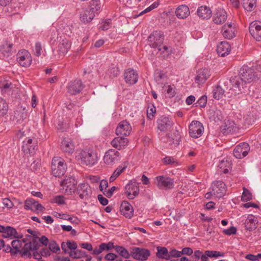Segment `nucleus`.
Returning a JSON list of instances; mask_svg holds the SVG:
<instances>
[{"mask_svg": "<svg viewBox=\"0 0 261 261\" xmlns=\"http://www.w3.org/2000/svg\"><path fill=\"white\" fill-rule=\"evenodd\" d=\"M27 117L28 112L25 109L20 107L14 111V115L11 119L13 121H16L17 122H20L26 119Z\"/></svg>", "mask_w": 261, "mask_h": 261, "instance_id": "cd10ccee", "label": "nucleus"}, {"mask_svg": "<svg viewBox=\"0 0 261 261\" xmlns=\"http://www.w3.org/2000/svg\"><path fill=\"white\" fill-rule=\"evenodd\" d=\"M180 252L181 255H191L193 254V251L191 248L185 247L182 249V251H180Z\"/></svg>", "mask_w": 261, "mask_h": 261, "instance_id": "69168bd1", "label": "nucleus"}, {"mask_svg": "<svg viewBox=\"0 0 261 261\" xmlns=\"http://www.w3.org/2000/svg\"><path fill=\"white\" fill-rule=\"evenodd\" d=\"M249 32L256 41H261V22L253 21L251 22L249 26Z\"/></svg>", "mask_w": 261, "mask_h": 261, "instance_id": "a211bd4d", "label": "nucleus"}, {"mask_svg": "<svg viewBox=\"0 0 261 261\" xmlns=\"http://www.w3.org/2000/svg\"><path fill=\"white\" fill-rule=\"evenodd\" d=\"M210 71L206 68H202L198 70L195 77V82L199 85L204 84L210 77Z\"/></svg>", "mask_w": 261, "mask_h": 261, "instance_id": "4be33fe9", "label": "nucleus"}, {"mask_svg": "<svg viewBox=\"0 0 261 261\" xmlns=\"http://www.w3.org/2000/svg\"><path fill=\"white\" fill-rule=\"evenodd\" d=\"M120 73L119 68L116 65L112 64L108 70V74L111 77H117Z\"/></svg>", "mask_w": 261, "mask_h": 261, "instance_id": "a18cd8bd", "label": "nucleus"}, {"mask_svg": "<svg viewBox=\"0 0 261 261\" xmlns=\"http://www.w3.org/2000/svg\"><path fill=\"white\" fill-rule=\"evenodd\" d=\"M243 8L248 11H252L256 6V0H243Z\"/></svg>", "mask_w": 261, "mask_h": 261, "instance_id": "79ce46f5", "label": "nucleus"}, {"mask_svg": "<svg viewBox=\"0 0 261 261\" xmlns=\"http://www.w3.org/2000/svg\"><path fill=\"white\" fill-rule=\"evenodd\" d=\"M224 253L213 250H206L203 253L199 250H195L192 257L195 260L198 261L201 259V261H208V257L217 258L220 257H223Z\"/></svg>", "mask_w": 261, "mask_h": 261, "instance_id": "39448f33", "label": "nucleus"}, {"mask_svg": "<svg viewBox=\"0 0 261 261\" xmlns=\"http://www.w3.org/2000/svg\"><path fill=\"white\" fill-rule=\"evenodd\" d=\"M81 163L86 165H93L97 161L96 153L92 150H82L77 156Z\"/></svg>", "mask_w": 261, "mask_h": 261, "instance_id": "423d86ee", "label": "nucleus"}, {"mask_svg": "<svg viewBox=\"0 0 261 261\" xmlns=\"http://www.w3.org/2000/svg\"><path fill=\"white\" fill-rule=\"evenodd\" d=\"M84 86L82 82L80 80H76L71 82L68 87V91L71 94L75 95L79 93L83 89Z\"/></svg>", "mask_w": 261, "mask_h": 261, "instance_id": "b1692460", "label": "nucleus"}, {"mask_svg": "<svg viewBox=\"0 0 261 261\" xmlns=\"http://www.w3.org/2000/svg\"><path fill=\"white\" fill-rule=\"evenodd\" d=\"M12 43H4L1 47V52L5 57H9L12 54Z\"/></svg>", "mask_w": 261, "mask_h": 261, "instance_id": "c9c22d12", "label": "nucleus"}, {"mask_svg": "<svg viewBox=\"0 0 261 261\" xmlns=\"http://www.w3.org/2000/svg\"><path fill=\"white\" fill-rule=\"evenodd\" d=\"M257 79L253 68L245 65L243 66L239 70V75L232 77L230 80L231 84V87L228 93L231 94L230 96L242 93L247 83H250Z\"/></svg>", "mask_w": 261, "mask_h": 261, "instance_id": "f257e3e1", "label": "nucleus"}, {"mask_svg": "<svg viewBox=\"0 0 261 261\" xmlns=\"http://www.w3.org/2000/svg\"><path fill=\"white\" fill-rule=\"evenodd\" d=\"M213 93L214 98L219 100L224 95V90L220 86H217L214 88Z\"/></svg>", "mask_w": 261, "mask_h": 261, "instance_id": "49530a36", "label": "nucleus"}, {"mask_svg": "<svg viewBox=\"0 0 261 261\" xmlns=\"http://www.w3.org/2000/svg\"><path fill=\"white\" fill-rule=\"evenodd\" d=\"M11 245L13 248V252L14 253H17L21 252L20 249L22 247V243L19 240H14L11 242ZM21 253V252H20Z\"/></svg>", "mask_w": 261, "mask_h": 261, "instance_id": "09e8293b", "label": "nucleus"}, {"mask_svg": "<svg viewBox=\"0 0 261 261\" xmlns=\"http://www.w3.org/2000/svg\"><path fill=\"white\" fill-rule=\"evenodd\" d=\"M71 46L70 42L67 39H64L58 45V51L60 54L64 55L66 54Z\"/></svg>", "mask_w": 261, "mask_h": 261, "instance_id": "f704fd0d", "label": "nucleus"}, {"mask_svg": "<svg viewBox=\"0 0 261 261\" xmlns=\"http://www.w3.org/2000/svg\"><path fill=\"white\" fill-rule=\"evenodd\" d=\"M150 255V251L144 248L133 247L131 248V256L138 260H146Z\"/></svg>", "mask_w": 261, "mask_h": 261, "instance_id": "6e6552de", "label": "nucleus"}, {"mask_svg": "<svg viewBox=\"0 0 261 261\" xmlns=\"http://www.w3.org/2000/svg\"><path fill=\"white\" fill-rule=\"evenodd\" d=\"M245 258L251 261H255L259 258H261V253H258L256 255L249 254L246 255Z\"/></svg>", "mask_w": 261, "mask_h": 261, "instance_id": "e2e57ef3", "label": "nucleus"}, {"mask_svg": "<svg viewBox=\"0 0 261 261\" xmlns=\"http://www.w3.org/2000/svg\"><path fill=\"white\" fill-rule=\"evenodd\" d=\"M249 150V144L246 142H243L236 147L233 150V154L237 159H242L248 154Z\"/></svg>", "mask_w": 261, "mask_h": 261, "instance_id": "4468645a", "label": "nucleus"}, {"mask_svg": "<svg viewBox=\"0 0 261 261\" xmlns=\"http://www.w3.org/2000/svg\"><path fill=\"white\" fill-rule=\"evenodd\" d=\"M100 248L103 251L107 250L109 251L112 248H114L115 246L114 245V243L112 242H109L108 243H103L100 245Z\"/></svg>", "mask_w": 261, "mask_h": 261, "instance_id": "603ef678", "label": "nucleus"}, {"mask_svg": "<svg viewBox=\"0 0 261 261\" xmlns=\"http://www.w3.org/2000/svg\"><path fill=\"white\" fill-rule=\"evenodd\" d=\"M36 145L33 143V140L31 138L23 142L22 150L25 154H33L35 152Z\"/></svg>", "mask_w": 261, "mask_h": 261, "instance_id": "2f4dec72", "label": "nucleus"}, {"mask_svg": "<svg viewBox=\"0 0 261 261\" xmlns=\"http://www.w3.org/2000/svg\"><path fill=\"white\" fill-rule=\"evenodd\" d=\"M42 46L40 42L35 43L34 52L36 56L39 57L41 55Z\"/></svg>", "mask_w": 261, "mask_h": 261, "instance_id": "052dcab7", "label": "nucleus"}, {"mask_svg": "<svg viewBox=\"0 0 261 261\" xmlns=\"http://www.w3.org/2000/svg\"><path fill=\"white\" fill-rule=\"evenodd\" d=\"M8 104L5 100L0 98V116L6 115L8 111Z\"/></svg>", "mask_w": 261, "mask_h": 261, "instance_id": "c03bdc74", "label": "nucleus"}, {"mask_svg": "<svg viewBox=\"0 0 261 261\" xmlns=\"http://www.w3.org/2000/svg\"><path fill=\"white\" fill-rule=\"evenodd\" d=\"M156 256L159 258L169 259V252L167 248L159 246L157 247Z\"/></svg>", "mask_w": 261, "mask_h": 261, "instance_id": "4c0bfd02", "label": "nucleus"}, {"mask_svg": "<svg viewBox=\"0 0 261 261\" xmlns=\"http://www.w3.org/2000/svg\"><path fill=\"white\" fill-rule=\"evenodd\" d=\"M120 159V153L115 149H111L106 152L103 161L107 165L113 166L118 163Z\"/></svg>", "mask_w": 261, "mask_h": 261, "instance_id": "1a4fd4ad", "label": "nucleus"}, {"mask_svg": "<svg viewBox=\"0 0 261 261\" xmlns=\"http://www.w3.org/2000/svg\"><path fill=\"white\" fill-rule=\"evenodd\" d=\"M156 112V108L152 106L150 108H148L147 111V116L148 119H152L154 117V114Z\"/></svg>", "mask_w": 261, "mask_h": 261, "instance_id": "6e6d98bb", "label": "nucleus"}, {"mask_svg": "<svg viewBox=\"0 0 261 261\" xmlns=\"http://www.w3.org/2000/svg\"><path fill=\"white\" fill-rule=\"evenodd\" d=\"M128 143V139L123 136L115 137L111 142V145L115 148L120 150L127 146Z\"/></svg>", "mask_w": 261, "mask_h": 261, "instance_id": "bb28decb", "label": "nucleus"}, {"mask_svg": "<svg viewBox=\"0 0 261 261\" xmlns=\"http://www.w3.org/2000/svg\"><path fill=\"white\" fill-rule=\"evenodd\" d=\"M115 250L122 257L125 258H128L130 256H131V252L129 253V251L123 246H115Z\"/></svg>", "mask_w": 261, "mask_h": 261, "instance_id": "37998d69", "label": "nucleus"}, {"mask_svg": "<svg viewBox=\"0 0 261 261\" xmlns=\"http://www.w3.org/2000/svg\"><path fill=\"white\" fill-rule=\"evenodd\" d=\"M126 167L125 166L120 165L114 171L112 175L110 176L109 181L113 182L115 179L124 171Z\"/></svg>", "mask_w": 261, "mask_h": 261, "instance_id": "a19ab883", "label": "nucleus"}, {"mask_svg": "<svg viewBox=\"0 0 261 261\" xmlns=\"http://www.w3.org/2000/svg\"><path fill=\"white\" fill-rule=\"evenodd\" d=\"M17 60L21 66L29 67L32 63V56L28 50H22L17 53Z\"/></svg>", "mask_w": 261, "mask_h": 261, "instance_id": "ddd939ff", "label": "nucleus"}, {"mask_svg": "<svg viewBox=\"0 0 261 261\" xmlns=\"http://www.w3.org/2000/svg\"><path fill=\"white\" fill-rule=\"evenodd\" d=\"M158 5H159V4H157L156 3H154L150 6L144 10L141 11L139 14H135L133 16H140L141 15H143L144 13L148 12L151 11L152 10H153V9L156 8L158 6Z\"/></svg>", "mask_w": 261, "mask_h": 261, "instance_id": "864d4df0", "label": "nucleus"}, {"mask_svg": "<svg viewBox=\"0 0 261 261\" xmlns=\"http://www.w3.org/2000/svg\"><path fill=\"white\" fill-rule=\"evenodd\" d=\"M173 122L169 117L162 116L156 121L157 128L161 132L169 130L173 125Z\"/></svg>", "mask_w": 261, "mask_h": 261, "instance_id": "9b49d317", "label": "nucleus"}, {"mask_svg": "<svg viewBox=\"0 0 261 261\" xmlns=\"http://www.w3.org/2000/svg\"><path fill=\"white\" fill-rule=\"evenodd\" d=\"M61 148L63 151L69 154L72 153L75 149L73 140L69 138H64L61 142Z\"/></svg>", "mask_w": 261, "mask_h": 261, "instance_id": "393cba45", "label": "nucleus"}, {"mask_svg": "<svg viewBox=\"0 0 261 261\" xmlns=\"http://www.w3.org/2000/svg\"><path fill=\"white\" fill-rule=\"evenodd\" d=\"M54 201L59 204H63L65 203L64 198L62 196H56L54 199Z\"/></svg>", "mask_w": 261, "mask_h": 261, "instance_id": "338daca9", "label": "nucleus"}, {"mask_svg": "<svg viewBox=\"0 0 261 261\" xmlns=\"http://www.w3.org/2000/svg\"><path fill=\"white\" fill-rule=\"evenodd\" d=\"M67 170L65 161L59 156L53 158L51 162L52 174L55 177L63 176Z\"/></svg>", "mask_w": 261, "mask_h": 261, "instance_id": "20e7f679", "label": "nucleus"}, {"mask_svg": "<svg viewBox=\"0 0 261 261\" xmlns=\"http://www.w3.org/2000/svg\"><path fill=\"white\" fill-rule=\"evenodd\" d=\"M231 50L230 44L226 41H222L218 45L217 51L218 54L221 57L228 55Z\"/></svg>", "mask_w": 261, "mask_h": 261, "instance_id": "c85d7f7f", "label": "nucleus"}, {"mask_svg": "<svg viewBox=\"0 0 261 261\" xmlns=\"http://www.w3.org/2000/svg\"><path fill=\"white\" fill-rule=\"evenodd\" d=\"M49 250L54 253H58L60 251L59 246L55 242L53 241L49 244Z\"/></svg>", "mask_w": 261, "mask_h": 261, "instance_id": "5fc2aeb1", "label": "nucleus"}, {"mask_svg": "<svg viewBox=\"0 0 261 261\" xmlns=\"http://www.w3.org/2000/svg\"><path fill=\"white\" fill-rule=\"evenodd\" d=\"M222 131L224 134H230L237 132L238 130V126L233 121L227 120L224 125L221 127Z\"/></svg>", "mask_w": 261, "mask_h": 261, "instance_id": "7c9ffc66", "label": "nucleus"}, {"mask_svg": "<svg viewBox=\"0 0 261 261\" xmlns=\"http://www.w3.org/2000/svg\"><path fill=\"white\" fill-rule=\"evenodd\" d=\"M69 256L73 258H80L86 255V253L81 250L71 251L69 252Z\"/></svg>", "mask_w": 261, "mask_h": 261, "instance_id": "de8ad7c7", "label": "nucleus"}, {"mask_svg": "<svg viewBox=\"0 0 261 261\" xmlns=\"http://www.w3.org/2000/svg\"><path fill=\"white\" fill-rule=\"evenodd\" d=\"M190 136L193 138H198L201 136L204 132L203 124L198 121H192L189 126Z\"/></svg>", "mask_w": 261, "mask_h": 261, "instance_id": "9d476101", "label": "nucleus"}, {"mask_svg": "<svg viewBox=\"0 0 261 261\" xmlns=\"http://www.w3.org/2000/svg\"><path fill=\"white\" fill-rule=\"evenodd\" d=\"M211 189L213 191L214 196L218 198L222 197L226 192L225 184L220 180L214 181Z\"/></svg>", "mask_w": 261, "mask_h": 261, "instance_id": "f3484780", "label": "nucleus"}, {"mask_svg": "<svg viewBox=\"0 0 261 261\" xmlns=\"http://www.w3.org/2000/svg\"><path fill=\"white\" fill-rule=\"evenodd\" d=\"M39 232L36 231V233L32 236L27 235L29 238L30 242L28 243H25L21 249V256L23 257H28L31 258L32 254L30 251H34L38 250L40 247V244L38 243L39 238L38 236Z\"/></svg>", "mask_w": 261, "mask_h": 261, "instance_id": "7ed1b4c3", "label": "nucleus"}, {"mask_svg": "<svg viewBox=\"0 0 261 261\" xmlns=\"http://www.w3.org/2000/svg\"><path fill=\"white\" fill-rule=\"evenodd\" d=\"M0 232L3 233L4 238L19 239L22 237V235L18 233L14 228L9 226H5L0 225Z\"/></svg>", "mask_w": 261, "mask_h": 261, "instance_id": "dca6fc26", "label": "nucleus"}, {"mask_svg": "<svg viewBox=\"0 0 261 261\" xmlns=\"http://www.w3.org/2000/svg\"><path fill=\"white\" fill-rule=\"evenodd\" d=\"M24 208L25 210H30L34 212H42L45 208L33 198L27 199L24 202Z\"/></svg>", "mask_w": 261, "mask_h": 261, "instance_id": "412c9836", "label": "nucleus"}, {"mask_svg": "<svg viewBox=\"0 0 261 261\" xmlns=\"http://www.w3.org/2000/svg\"><path fill=\"white\" fill-rule=\"evenodd\" d=\"M125 194L129 199H134L139 193V184L136 181H130L125 186Z\"/></svg>", "mask_w": 261, "mask_h": 261, "instance_id": "f8f14e48", "label": "nucleus"}, {"mask_svg": "<svg viewBox=\"0 0 261 261\" xmlns=\"http://www.w3.org/2000/svg\"><path fill=\"white\" fill-rule=\"evenodd\" d=\"M157 186L160 189H171L173 187V180L169 177L160 176L156 177Z\"/></svg>", "mask_w": 261, "mask_h": 261, "instance_id": "aec40b11", "label": "nucleus"}, {"mask_svg": "<svg viewBox=\"0 0 261 261\" xmlns=\"http://www.w3.org/2000/svg\"><path fill=\"white\" fill-rule=\"evenodd\" d=\"M181 252L175 249H171L169 252V259L171 257H179L181 256Z\"/></svg>", "mask_w": 261, "mask_h": 261, "instance_id": "13d9d810", "label": "nucleus"}, {"mask_svg": "<svg viewBox=\"0 0 261 261\" xmlns=\"http://www.w3.org/2000/svg\"><path fill=\"white\" fill-rule=\"evenodd\" d=\"M197 103L200 107H205L207 103V96L205 95L202 96L197 101Z\"/></svg>", "mask_w": 261, "mask_h": 261, "instance_id": "bf43d9fd", "label": "nucleus"}, {"mask_svg": "<svg viewBox=\"0 0 261 261\" xmlns=\"http://www.w3.org/2000/svg\"><path fill=\"white\" fill-rule=\"evenodd\" d=\"M258 223L257 218L253 215H249L245 222L246 229L250 231L256 229Z\"/></svg>", "mask_w": 261, "mask_h": 261, "instance_id": "473e14b6", "label": "nucleus"}, {"mask_svg": "<svg viewBox=\"0 0 261 261\" xmlns=\"http://www.w3.org/2000/svg\"><path fill=\"white\" fill-rule=\"evenodd\" d=\"M167 142L169 143V145H174V146H176L179 144L180 137L178 136H175V138L171 137L170 136L169 134L167 135Z\"/></svg>", "mask_w": 261, "mask_h": 261, "instance_id": "8fccbe9b", "label": "nucleus"}, {"mask_svg": "<svg viewBox=\"0 0 261 261\" xmlns=\"http://www.w3.org/2000/svg\"><path fill=\"white\" fill-rule=\"evenodd\" d=\"M121 214L127 218H131L134 214L133 206L127 201H123L120 206Z\"/></svg>", "mask_w": 261, "mask_h": 261, "instance_id": "c756f323", "label": "nucleus"}, {"mask_svg": "<svg viewBox=\"0 0 261 261\" xmlns=\"http://www.w3.org/2000/svg\"><path fill=\"white\" fill-rule=\"evenodd\" d=\"M163 162L165 164L170 165H177V161L173 158L171 156H166L163 159Z\"/></svg>", "mask_w": 261, "mask_h": 261, "instance_id": "4d7b16f0", "label": "nucleus"}, {"mask_svg": "<svg viewBox=\"0 0 261 261\" xmlns=\"http://www.w3.org/2000/svg\"><path fill=\"white\" fill-rule=\"evenodd\" d=\"M77 181L74 177L66 176L61 182V186L64 192L67 195H71L76 189Z\"/></svg>", "mask_w": 261, "mask_h": 261, "instance_id": "0eeeda50", "label": "nucleus"}, {"mask_svg": "<svg viewBox=\"0 0 261 261\" xmlns=\"http://www.w3.org/2000/svg\"><path fill=\"white\" fill-rule=\"evenodd\" d=\"M235 25L230 23L223 25L222 30V34L224 38L231 39L235 36Z\"/></svg>", "mask_w": 261, "mask_h": 261, "instance_id": "a878e982", "label": "nucleus"}, {"mask_svg": "<svg viewBox=\"0 0 261 261\" xmlns=\"http://www.w3.org/2000/svg\"><path fill=\"white\" fill-rule=\"evenodd\" d=\"M132 132V126L126 120L120 122L116 129V134L117 136H127Z\"/></svg>", "mask_w": 261, "mask_h": 261, "instance_id": "2eb2a0df", "label": "nucleus"}, {"mask_svg": "<svg viewBox=\"0 0 261 261\" xmlns=\"http://www.w3.org/2000/svg\"><path fill=\"white\" fill-rule=\"evenodd\" d=\"M241 199L243 201H248L252 199V195L251 193L245 188H244V191L242 195Z\"/></svg>", "mask_w": 261, "mask_h": 261, "instance_id": "3c124183", "label": "nucleus"}, {"mask_svg": "<svg viewBox=\"0 0 261 261\" xmlns=\"http://www.w3.org/2000/svg\"><path fill=\"white\" fill-rule=\"evenodd\" d=\"M77 192L81 199H87L92 194V190L90 186L86 183H81L77 188Z\"/></svg>", "mask_w": 261, "mask_h": 261, "instance_id": "6ab92c4d", "label": "nucleus"}, {"mask_svg": "<svg viewBox=\"0 0 261 261\" xmlns=\"http://www.w3.org/2000/svg\"><path fill=\"white\" fill-rule=\"evenodd\" d=\"M148 41L149 42V45L152 48H158L159 51L164 53L167 52V55L170 54L169 47L167 46H163L161 47V45L164 41V35L163 32L159 31H154L151 34H150L148 38Z\"/></svg>", "mask_w": 261, "mask_h": 261, "instance_id": "f03ea898", "label": "nucleus"}, {"mask_svg": "<svg viewBox=\"0 0 261 261\" xmlns=\"http://www.w3.org/2000/svg\"><path fill=\"white\" fill-rule=\"evenodd\" d=\"M116 188L115 186H113L111 189L108 190H106L103 191V194L107 197L108 198H110L112 196L114 192L116 190Z\"/></svg>", "mask_w": 261, "mask_h": 261, "instance_id": "680f3d73", "label": "nucleus"}, {"mask_svg": "<svg viewBox=\"0 0 261 261\" xmlns=\"http://www.w3.org/2000/svg\"><path fill=\"white\" fill-rule=\"evenodd\" d=\"M227 15L226 12L223 8L218 7L217 8L215 13L216 16H226Z\"/></svg>", "mask_w": 261, "mask_h": 261, "instance_id": "0e129e2a", "label": "nucleus"}, {"mask_svg": "<svg viewBox=\"0 0 261 261\" xmlns=\"http://www.w3.org/2000/svg\"><path fill=\"white\" fill-rule=\"evenodd\" d=\"M218 167L224 173H227L231 168L230 162L227 160H222L219 162Z\"/></svg>", "mask_w": 261, "mask_h": 261, "instance_id": "58836bf2", "label": "nucleus"}, {"mask_svg": "<svg viewBox=\"0 0 261 261\" xmlns=\"http://www.w3.org/2000/svg\"><path fill=\"white\" fill-rule=\"evenodd\" d=\"M236 231L237 229L233 226H231L229 229H225L223 231L224 233L227 235L235 234L236 233Z\"/></svg>", "mask_w": 261, "mask_h": 261, "instance_id": "774afa93", "label": "nucleus"}, {"mask_svg": "<svg viewBox=\"0 0 261 261\" xmlns=\"http://www.w3.org/2000/svg\"><path fill=\"white\" fill-rule=\"evenodd\" d=\"M175 12L176 16H189L190 13L189 7L186 5L178 6Z\"/></svg>", "mask_w": 261, "mask_h": 261, "instance_id": "e433bc0d", "label": "nucleus"}, {"mask_svg": "<svg viewBox=\"0 0 261 261\" xmlns=\"http://www.w3.org/2000/svg\"><path fill=\"white\" fill-rule=\"evenodd\" d=\"M212 11L211 9L206 6H202L199 7L197 10V14L198 16H210L212 15Z\"/></svg>", "mask_w": 261, "mask_h": 261, "instance_id": "ea45409f", "label": "nucleus"}, {"mask_svg": "<svg viewBox=\"0 0 261 261\" xmlns=\"http://www.w3.org/2000/svg\"><path fill=\"white\" fill-rule=\"evenodd\" d=\"M90 7L89 15L95 16L96 15H98L101 9V4L99 0H91L90 2Z\"/></svg>", "mask_w": 261, "mask_h": 261, "instance_id": "72a5a7b5", "label": "nucleus"}, {"mask_svg": "<svg viewBox=\"0 0 261 261\" xmlns=\"http://www.w3.org/2000/svg\"><path fill=\"white\" fill-rule=\"evenodd\" d=\"M124 78L126 83L133 85L138 81V73L134 69L129 68L124 71Z\"/></svg>", "mask_w": 261, "mask_h": 261, "instance_id": "5701e85b", "label": "nucleus"}]
</instances>
